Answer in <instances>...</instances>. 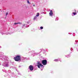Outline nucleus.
Masks as SVG:
<instances>
[{"instance_id": "nucleus-7", "label": "nucleus", "mask_w": 78, "mask_h": 78, "mask_svg": "<svg viewBox=\"0 0 78 78\" xmlns=\"http://www.w3.org/2000/svg\"><path fill=\"white\" fill-rule=\"evenodd\" d=\"M39 16V13H37V15H36V16L34 17V20H37V17Z\"/></svg>"}, {"instance_id": "nucleus-27", "label": "nucleus", "mask_w": 78, "mask_h": 78, "mask_svg": "<svg viewBox=\"0 0 78 78\" xmlns=\"http://www.w3.org/2000/svg\"><path fill=\"white\" fill-rule=\"evenodd\" d=\"M75 34L73 33V36H75Z\"/></svg>"}, {"instance_id": "nucleus-22", "label": "nucleus", "mask_w": 78, "mask_h": 78, "mask_svg": "<svg viewBox=\"0 0 78 78\" xmlns=\"http://www.w3.org/2000/svg\"><path fill=\"white\" fill-rule=\"evenodd\" d=\"M17 23H18V24H21L22 23H20V22H18Z\"/></svg>"}, {"instance_id": "nucleus-3", "label": "nucleus", "mask_w": 78, "mask_h": 78, "mask_svg": "<svg viewBox=\"0 0 78 78\" xmlns=\"http://www.w3.org/2000/svg\"><path fill=\"white\" fill-rule=\"evenodd\" d=\"M37 66H38V68H40V67H41L42 69H43L44 68V66L43 65H42L41 63H40V62H37Z\"/></svg>"}, {"instance_id": "nucleus-18", "label": "nucleus", "mask_w": 78, "mask_h": 78, "mask_svg": "<svg viewBox=\"0 0 78 78\" xmlns=\"http://www.w3.org/2000/svg\"><path fill=\"white\" fill-rule=\"evenodd\" d=\"M44 28V27H40V29L41 30H42V29H43Z\"/></svg>"}, {"instance_id": "nucleus-23", "label": "nucleus", "mask_w": 78, "mask_h": 78, "mask_svg": "<svg viewBox=\"0 0 78 78\" xmlns=\"http://www.w3.org/2000/svg\"><path fill=\"white\" fill-rule=\"evenodd\" d=\"M8 14V12H7L6 13V16H7Z\"/></svg>"}, {"instance_id": "nucleus-39", "label": "nucleus", "mask_w": 78, "mask_h": 78, "mask_svg": "<svg viewBox=\"0 0 78 78\" xmlns=\"http://www.w3.org/2000/svg\"><path fill=\"white\" fill-rule=\"evenodd\" d=\"M11 34V33H10V34Z\"/></svg>"}, {"instance_id": "nucleus-26", "label": "nucleus", "mask_w": 78, "mask_h": 78, "mask_svg": "<svg viewBox=\"0 0 78 78\" xmlns=\"http://www.w3.org/2000/svg\"><path fill=\"white\" fill-rule=\"evenodd\" d=\"M30 21H28V22H27V23H28V24H29L30 23Z\"/></svg>"}, {"instance_id": "nucleus-9", "label": "nucleus", "mask_w": 78, "mask_h": 78, "mask_svg": "<svg viewBox=\"0 0 78 78\" xmlns=\"http://www.w3.org/2000/svg\"><path fill=\"white\" fill-rule=\"evenodd\" d=\"M0 33L2 34V35H3V34H9V33H8L7 34L6 33H5V32L4 31H0Z\"/></svg>"}, {"instance_id": "nucleus-34", "label": "nucleus", "mask_w": 78, "mask_h": 78, "mask_svg": "<svg viewBox=\"0 0 78 78\" xmlns=\"http://www.w3.org/2000/svg\"><path fill=\"white\" fill-rule=\"evenodd\" d=\"M75 42L76 43H77V42H78L77 41H75Z\"/></svg>"}, {"instance_id": "nucleus-1", "label": "nucleus", "mask_w": 78, "mask_h": 78, "mask_svg": "<svg viewBox=\"0 0 78 78\" xmlns=\"http://www.w3.org/2000/svg\"><path fill=\"white\" fill-rule=\"evenodd\" d=\"M21 59V57L20 55H17L14 57V59L16 61H20Z\"/></svg>"}, {"instance_id": "nucleus-21", "label": "nucleus", "mask_w": 78, "mask_h": 78, "mask_svg": "<svg viewBox=\"0 0 78 78\" xmlns=\"http://www.w3.org/2000/svg\"><path fill=\"white\" fill-rule=\"evenodd\" d=\"M27 2L29 4H30V2H29V1L27 0Z\"/></svg>"}, {"instance_id": "nucleus-25", "label": "nucleus", "mask_w": 78, "mask_h": 78, "mask_svg": "<svg viewBox=\"0 0 78 78\" xmlns=\"http://www.w3.org/2000/svg\"><path fill=\"white\" fill-rule=\"evenodd\" d=\"M70 50L71 51H72V50H73V48H70Z\"/></svg>"}, {"instance_id": "nucleus-30", "label": "nucleus", "mask_w": 78, "mask_h": 78, "mask_svg": "<svg viewBox=\"0 0 78 78\" xmlns=\"http://www.w3.org/2000/svg\"><path fill=\"white\" fill-rule=\"evenodd\" d=\"M68 34H72V33H68Z\"/></svg>"}, {"instance_id": "nucleus-35", "label": "nucleus", "mask_w": 78, "mask_h": 78, "mask_svg": "<svg viewBox=\"0 0 78 78\" xmlns=\"http://www.w3.org/2000/svg\"><path fill=\"white\" fill-rule=\"evenodd\" d=\"M25 25H26V24H24V25H23V26H25Z\"/></svg>"}, {"instance_id": "nucleus-15", "label": "nucleus", "mask_w": 78, "mask_h": 78, "mask_svg": "<svg viewBox=\"0 0 78 78\" xmlns=\"http://www.w3.org/2000/svg\"><path fill=\"white\" fill-rule=\"evenodd\" d=\"M54 61H55V62H58V58L57 59H55L54 60Z\"/></svg>"}, {"instance_id": "nucleus-36", "label": "nucleus", "mask_w": 78, "mask_h": 78, "mask_svg": "<svg viewBox=\"0 0 78 78\" xmlns=\"http://www.w3.org/2000/svg\"><path fill=\"white\" fill-rule=\"evenodd\" d=\"M35 6V5H33V6Z\"/></svg>"}, {"instance_id": "nucleus-31", "label": "nucleus", "mask_w": 78, "mask_h": 78, "mask_svg": "<svg viewBox=\"0 0 78 78\" xmlns=\"http://www.w3.org/2000/svg\"><path fill=\"white\" fill-rule=\"evenodd\" d=\"M46 51H48V49H46Z\"/></svg>"}, {"instance_id": "nucleus-4", "label": "nucleus", "mask_w": 78, "mask_h": 78, "mask_svg": "<svg viewBox=\"0 0 78 78\" xmlns=\"http://www.w3.org/2000/svg\"><path fill=\"white\" fill-rule=\"evenodd\" d=\"M26 60H27V58L26 57H23L21 58V59L20 60V61L21 62H24L26 61Z\"/></svg>"}, {"instance_id": "nucleus-28", "label": "nucleus", "mask_w": 78, "mask_h": 78, "mask_svg": "<svg viewBox=\"0 0 78 78\" xmlns=\"http://www.w3.org/2000/svg\"><path fill=\"white\" fill-rule=\"evenodd\" d=\"M51 73H53V71H51Z\"/></svg>"}, {"instance_id": "nucleus-37", "label": "nucleus", "mask_w": 78, "mask_h": 78, "mask_svg": "<svg viewBox=\"0 0 78 78\" xmlns=\"http://www.w3.org/2000/svg\"><path fill=\"white\" fill-rule=\"evenodd\" d=\"M77 44V43H75V44Z\"/></svg>"}, {"instance_id": "nucleus-14", "label": "nucleus", "mask_w": 78, "mask_h": 78, "mask_svg": "<svg viewBox=\"0 0 78 78\" xmlns=\"http://www.w3.org/2000/svg\"><path fill=\"white\" fill-rule=\"evenodd\" d=\"M16 71H17V72H18V75H21V74L20 73V72L18 71L17 70V69H16Z\"/></svg>"}, {"instance_id": "nucleus-2", "label": "nucleus", "mask_w": 78, "mask_h": 78, "mask_svg": "<svg viewBox=\"0 0 78 78\" xmlns=\"http://www.w3.org/2000/svg\"><path fill=\"white\" fill-rule=\"evenodd\" d=\"M42 50L43 49H40V52L38 53H35V51L33 50H32L31 51V52H32L33 55H39V53H41V52L42 51Z\"/></svg>"}, {"instance_id": "nucleus-32", "label": "nucleus", "mask_w": 78, "mask_h": 78, "mask_svg": "<svg viewBox=\"0 0 78 78\" xmlns=\"http://www.w3.org/2000/svg\"><path fill=\"white\" fill-rule=\"evenodd\" d=\"M12 69H14V67L13 66H12Z\"/></svg>"}, {"instance_id": "nucleus-19", "label": "nucleus", "mask_w": 78, "mask_h": 78, "mask_svg": "<svg viewBox=\"0 0 78 78\" xmlns=\"http://www.w3.org/2000/svg\"><path fill=\"white\" fill-rule=\"evenodd\" d=\"M8 72H9V73H11V71L9 70L8 71Z\"/></svg>"}, {"instance_id": "nucleus-6", "label": "nucleus", "mask_w": 78, "mask_h": 78, "mask_svg": "<svg viewBox=\"0 0 78 78\" xmlns=\"http://www.w3.org/2000/svg\"><path fill=\"white\" fill-rule=\"evenodd\" d=\"M42 63L43 65H47V60L45 59L43 60L42 61Z\"/></svg>"}, {"instance_id": "nucleus-40", "label": "nucleus", "mask_w": 78, "mask_h": 78, "mask_svg": "<svg viewBox=\"0 0 78 78\" xmlns=\"http://www.w3.org/2000/svg\"><path fill=\"white\" fill-rule=\"evenodd\" d=\"M0 48H2V47L0 46Z\"/></svg>"}, {"instance_id": "nucleus-38", "label": "nucleus", "mask_w": 78, "mask_h": 78, "mask_svg": "<svg viewBox=\"0 0 78 78\" xmlns=\"http://www.w3.org/2000/svg\"><path fill=\"white\" fill-rule=\"evenodd\" d=\"M43 69H41V70H43Z\"/></svg>"}, {"instance_id": "nucleus-8", "label": "nucleus", "mask_w": 78, "mask_h": 78, "mask_svg": "<svg viewBox=\"0 0 78 78\" xmlns=\"http://www.w3.org/2000/svg\"><path fill=\"white\" fill-rule=\"evenodd\" d=\"M29 68L30 70L32 71L33 70V69H34V67H33L32 65H30L29 66Z\"/></svg>"}, {"instance_id": "nucleus-20", "label": "nucleus", "mask_w": 78, "mask_h": 78, "mask_svg": "<svg viewBox=\"0 0 78 78\" xmlns=\"http://www.w3.org/2000/svg\"><path fill=\"white\" fill-rule=\"evenodd\" d=\"M56 20H58V17H56L55 19V21H56Z\"/></svg>"}, {"instance_id": "nucleus-29", "label": "nucleus", "mask_w": 78, "mask_h": 78, "mask_svg": "<svg viewBox=\"0 0 78 78\" xmlns=\"http://www.w3.org/2000/svg\"><path fill=\"white\" fill-rule=\"evenodd\" d=\"M44 14H46V12H43Z\"/></svg>"}, {"instance_id": "nucleus-11", "label": "nucleus", "mask_w": 78, "mask_h": 78, "mask_svg": "<svg viewBox=\"0 0 78 78\" xmlns=\"http://www.w3.org/2000/svg\"><path fill=\"white\" fill-rule=\"evenodd\" d=\"M11 75L13 77H16V75L15 76H14V73H11Z\"/></svg>"}, {"instance_id": "nucleus-10", "label": "nucleus", "mask_w": 78, "mask_h": 78, "mask_svg": "<svg viewBox=\"0 0 78 78\" xmlns=\"http://www.w3.org/2000/svg\"><path fill=\"white\" fill-rule=\"evenodd\" d=\"M53 14V11L51 10L49 12V16H52Z\"/></svg>"}, {"instance_id": "nucleus-13", "label": "nucleus", "mask_w": 78, "mask_h": 78, "mask_svg": "<svg viewBox=\"0 0 78 78\" xmlns=\"http://www.w3.org/2000/svg\"><path fill=\"white\" fill-rule=\"evenodd\" d=\"M65 56L67 58H70V55H66Z\"/></svg>"}, {"instance_id": "nucleus-17", "label": "nucleus", "mask_w": 78, "mask_h": 78, "mask_svg": "<svg viewBox=\"0 0 78 78\" xmlns=\"http://www.w3.org/2000/svg\"><path fill=\"white\" fill-rule=\"evenodd\" d=\"M2 70L3 72H5V73H6V70L5 69H2Z\"/></svg>"}, {"instance_id": "nucleus-12", "label": "nucleus", "mask_w": 78, "mask_h": 78, "mask_svg": "<svg viewBox=\"0 0 78 78\" xmlns=\"http://www.w3.org/2000/svg\"><path fill=\"white\" fill-rule=\"evenodd\" d=\"M76 14V12H73V13H72V16H73V15H74V16H75Z\"/></svg>"}, {"instance_id": "nucleus-24", "label": "nucleus", "mask_w": 78, "mask_h": 78, "mask_svg": "<svg viewBox=\"0 0 78 78\" xmlns=\"http://www.w3.org/2000/svg\"><path fill=\"white\" fill-rule=\"evenodd\" d=\"M14 24L15 25H17V24H18L17 23H14Z\"/></svg>"}, {"instance_id": "nucleus-33", "label": "nucleus", "mask_w": 78, "mask_h": 78, "mask_svg": "<svg viewBox=\"0 0 78 78\" xmlns=\"http://www.w3.org/2000/svg\"><path fill=\"white\" fill-rule=\"evenodd\" d=\"M42 49V50L44 51H45V50H44V49Z\"/></svg>"}, {"instance_id": "nucleus-5", "label": "nucleus", "mask_w": 78, "mask_h": 78, "mask_svg": "<svg viewBox=\"0 0 78 78\" xmlns=\"http://www.w3.org/2000/svg\"><path fill=\"white\" fill-rule=\"evenodd\" d=\"M2 66L5 67H9V64L8 62H5L2 64Z\"/></svg>"}, {"instance_id": "nucleus-16", "label": "nucleus", "mask_w": 78, "mask_h": 78, "mask_svg": "<svg viewBox=\"0 0 78 78\" xmlns=\"http://www.w3.org/2000/svg\"><path fill=\"white\" fill-rule=\"evenodd\" d=\"M58 61H60V62H62V60H61V58H58Z\"/></svg>"}]
</instances>
